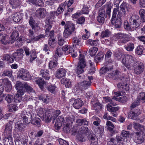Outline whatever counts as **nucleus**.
Listing matches in <instances>:
<instances>
[{
	"label": "nucleus",
	"instance_id": "e2e57ef3",
	"mask_svg": "<svg viewBox=\"0 0 145 145\" xmlns=\"http://www.w3.org/2000/svg\"><path fill=\"white\" fill-rule=\"evenodd\" d=\"M55 40L54 38H49L48 40V44L52 47H54L55 45Z\"/></svg>",
	"mask_w": 145,
	"mask_h": 145
},
{
	"label": "nucleus",
	"instance_id": "a211bd4d",
	"mask_svg": "<svg viewBox=\"0 0 145 145\" xmlns=\"http://www.w3.org/2000/svg\"><path fill=\"white\" fill-rule=\"evenodd\" d=\"M27 142L28 139L25 136L16 140L15 141L16 145H27Z\"/></svg>",
	"mask_w": 145,
	"mask_h": 145
},
{
	"label": "nucleus",
	"instance_id": "dca6fc26",
	"mask_svg": "<svg viewBox=\"0 0 145 145\" xmlns=\"http://www.w3.org/2000/svg\"><path fill=\"white\" fill-rule=\"evenodd\" d=\"M92 133L87 137L88 140L91 142V145H97L98 143V139L95 134H93Z\"/></svg>",
	"mask_w": 145,
	"mask_h": 145
},
{
	"label": "nucleus",
	"instance_id": "4d7b16f0",
	"mask_svg": "<svg viewBox=\"0 0 145 145\" xmlns=\"http://www.w3.org/2000/svg\"><path fill=\"white\" fill-rule=\"evenodd\" d=\"M124 5V4H122L120 6V8L121 9V10L122 12H123V14H122L121 12H118V14L117 17V18H121L122 17V16H124L125 15V9L124 7H123V5Z\"/></svg>",
	"mask_w": 145,
	"mask_h": 145
},
{
	"label": "nucleus",
	"instance_id": "9d476101",
	"mask_svg": "<svg viewBox=\"0 0 145 145\" xmlns=\"http://www.w3.org/2000/svg\"><path fill=\"white\" fill-rule=\"evenodd\" d=\"M140 113V110L138 108L131 110L129 113V116L131 119L134 120H137V116Z\"/></svg>",
	"mask_w": 145,
	"mask_h": 145
},
{
	"label": "nucleus",
	"instance_id": "a18cd8bd",
	"mask_svg": "<svg viewBox=\"0 0 145 145\" xmlns=\"http://www.w3.org/2000/svg\"><path fill=\"white\" fill-rule=\"evenodd\" d=\"M81 39L79 37H74L72 39L73 46L76 45H80L81 44Z\"/></svg>",
	"mask_w": 145,
	"mask_h": 145
},
{
	"label": "nucleus",
	"instance_id": "f8f14e48",
	"mask_svg": "<svg viewBox=\"0 0 145 145\" xmlns=\"http://www.w3.org/2000/svg\"><path fill=\"white\" fill-rule=\"evenodd\" d=\"M74 101V102L73 104V106L76 109H79L83 105V102L80 99H77L75 100L74 99H72L70 100V102Z\"/></svg>",
	"mask_w": 145,
	"mask_h": 145
},
{
	"label": "nucleus",
	"instance_id": "69168bd1",
	"mask_svg": "<svg viewBox=\"0 0 145 145\" xmlns=\"http://www.w3.org/2000/svg\"><path fill=\"white\" fill-rule=\"evenodd\" d=\"M44 37V35H40L38 36L33 37L31 38V40L34 42L35 41H38L40 38Z\"/></svg>",
	"mask_w": 145,
	"mask_h": 145
},
{
	"label": "nucleus",
	"instance_id": "c9c22d12",
	"mask_svg": "<svg viewBox=\"0 0 145 145\" xmlns=\"http://www.w3.org/2000/svg\"><path fill=\"white\" fill-rule=\"evenodd\" d=\"M19 33L18 31H14L12 33L11 37L10 42L12 43L16 40H17Z\"/></svg>",
	"mask_w": 145,
	"mask_h": 145
},
{
	"label": "nucleus",
	"instance_id": "864d4df0",
	"mask_svg": "<svg viewBox=\"0 0 145 145\" xmlns=\"http://www.w3.org/2000/svg\"><path fill=\"white\" fill-rule=\"evenodd\" d=\"M115 37L116 38L118 39H122V38H127V35L126 34L120 33L115 34Z\"/></svg>",
	"mask_w": 145,
	"mask_h": 145
},
{
	"label": "nucleus",
	"instance_id": "13d9d810",
	"mask_svg": "<svg viewBox=\"0 0 145 145\" xmlns=\"http://www.w3.org/2000/svg\"><path fill=\"white\" fill-rule=\"evenodd\" d=\"M116 138L118 145H124V139L121 137L117 136Z\"/></svg>",
	"mask_w": 145,
	"mask_h": 145
},
{
	"label": "nucleus",
	"instance_id": "b1692460",
	"mask_svg": "<svg viewBox=\"0 0 145 145\" xmlns=\"http://www.w3.org/2000/svg\"><path fill=\"white\" fill-rule=\"evenodd\" d=\"M142 134V132H137L135 134V140L138 143H141L143 142L144 140V138L142 136L140 135Z\"/></svg>",
	"mask_w": 145,
	"mask_h": 145
},
{
	"label": "nucleus",
	"instance_id": "6e6552de",
	"mask_svg": "<svg viewBox=\"0 0 145 145\" xmlns=\"http://www.w3.org/2000/svg\"><path fill=\"white\" fill-rule=\"evenodd\" d=\"M18 76L20 78L25 80H28L30 79V75L29 73L24 69L20 70L18 72Z\"/></svg>",
	"mask_w": 145,
	"mask_h": 145
},
{
	"label": "nucleus",
	"instance_id": "bb28decb",
	"mask_svg": "<svg viewBox=\"0 0 145 145\" xmlns=\"http://www.w3.org/2000/svg\"><path fill=\"white\" fill-rule=\"evenodd\" d=\"M2 59L3 61L7 60L10 63H13L14 60V58L12 57V54L10 55L9 54L3 55Z\"/></svg>",
	"mask_w": 145,
	"mask_h": 145
},
{
	"label": "nucleus",
	"instance_id": "603ef678",
	"mask_svg": "<svg viewBox=\"0 0 145 145\" xmlns=\"http://www.w3.org/2000/svg\"><path fill=\"white\" fill-rule=\"evenodd\" d=\"M103 118L104 119L106 120H110L114 122H115L116 121V119L115 118L108 115V113L106 112L105 113Z\"/></svg>",
	"mask_w": 145,
	"mask_h": 145
},
{
	"label": "nucleus",
	"instance_id": "cd10ccee",
	"mask_svg": "<svg viewBox=\"0 0 145 145\" xmlns=\"http://www.w3.org/2000/svg\"><path fill=\"white\" fill-rule=\"evenodd\" d=\"M42 77L46 80H49L50 76L48 70L46 69H42L40 71Z\"/></svg>",
	"mask_w": 145,
	"mask_h": 145
},
{
	"label": "nucleus",
	"instance_id": "f3484780",
	"mask_svg": "<svg viewBox=\"0 0 145 145\" xmlns=\"http://www.w3.org/2000/svg\"><path fill=\"white\" fill-rule=\"evenodd\" d=\"M53 112V109H51L47 110L45 113V114L44 115V118L46 122H49L51 119H53V116L51 114L52 112Z\"/></svg>",
	"mask_w": 145,
	"mask_h": 145
},
{
	"label": "nucleus",
	"instance_id": "338daca9",
	"mask_svg": "<svg viewBox=\"0 0 145 145\" xmlns=\"http://www.w3.org/2000/svg\"><path fill=\"white\" fill-rule=\"evenodd\" d=\"M57 65L56 61H50L49 64V67L50 69L56 67Z\"/></svg>",
	"mask_w": 145,
	"mask_h": 145
},
{
	"label": "nucleus",
	"instance_id": "412c9836",
	"mask_svg": "<svg viewBox=\"0 0 145 145\" xmlns=\"http://www.w3.org/2000/svg\"><path fill=\"white\" fill-rule=\"evenodd\" d=\"M91 83L90 81H84L78 83V86L79 88L86 89L91 85Z\"/></svg>",
	"mask_w": 145,
	"mask_h": 145
},
{
	"label": "nucleus",
	"instance_id": "0e129e2a",
	"mask_svg": "<svg viewBox=\"0 0 145 145\" xmlns=\"http://www.w3.org/2000/svg\"><path fill=\"white\" fill-rule=\"evenodd\" d=\"M143 48L142 46H138L136 49V52L138 55L141 54L143 52Z\"/></svg>",
	"mask_w": 145,
	"mask_h": 145
},
{
	"label": "nucleus",
	"instance_id": "72a5a7b5",
	"mask_svg": "<svg viewBox=\"0 0 145 145\" xmlns=\"http://www.w3.org/2000/svg\"><path fill=\"white\" fill-rule=\"evenodd\" d=\"M133 127L137 131H139L140 133L142 132L145 127L141 125L138 123L134 122L133 123Z\"/></svg>",
	"mask_w": 145,
	"mask_h": 145
},
{
	"label": "nucleus",
	"instance_id": "7ed1b4c3",
	"mask_svg": "<svg viewBox=\"0 0 145 145\" xmlns=\"http://www.w3.org/2000/svg\"><path fill=\"white\" fill-rule=\"evenodd\" d=\"M135 60V58L132 56L127 55L123 58L122 61L123 64L128 69L131 70L132 67L135 64V62H137Z\"/></svg>",
	"mask_w": 145,
	"mask_h": 145
},
{
	"label": "nucleus",
	"instance_id": "de8ad7c7",
	"mask_svg": "<svg viewBox=\"0 0 145 145\" xmlns=\"http://www.w3.org/2000/svg\"><path fill=\"white\" fill-rule=\"evenodd\" d=\"M104 56V54L102 52H99L95 57V61L98 62L102 60Z\"/></svg>",
	"mask_w": 145,
	"mask_h": 145
},
{
	"label": "nucleus",
	"instance_id": "ddd939ff",
	"mask_svg": "<svg viewBox=\"0 0 145 145\" xmlns=\"http://www.w3.org/2000/svg\"><path fill=\"white\" fill-rule=\"evenodd\" d=\"M67 118L64 119V117L62 116H59L56 120V121L54 125V126L57 129H59L61 126L62 124L64 123V121L66 120Z\"/></svg>",
	"mask_w": 145,
	"mask_h": 145
},
{
	"label": "nucleus",
	"instance_id": "09e8293b",
	"mask_svg": "<svg viewBox=\"0 0 145 145\" xmlns=\"http://www.w3.org/2000/svg\"><path fill=\"white\" fill-rule=\"evenodd\" d=\"M134 48V45L132 43H129L125 47V49L128 51H132Z\"/></svg>",
	"mask_w": 145,
	"mask_h": 145
},
{
	"label": "nucleus",
	"instance_id": "ea45409f",
	"mask_svg": "<svg viewBox=\"0 0 145 145\" xmlns=\"http://www.w3.org/2000/svg\"><path fill=\"white\" fill-rule=\"evenodd\" d=\"M1 41L2 43L4 44H7L10 42L8 36L6 35H2Z\"/></svg>",
	"mask_w": 145,
	"mask_h": 145
},
{
	"label": "nucleus",
	"instance_id": "e433bc0d",
	"mask_svg": "<svg viewBox=\"0 0 145 145\" xmlns=\"http://www.w3.org/2000/svg\"><path fill=\"white\" fill-rule=\"evenodd\" d=\"M67 5V2L65 1L64 3L61 4L57 10V11L59 12V14L63 12Z\"/></svg>",
	"mask_w": 145,
	"mask_h": 145
},
{
	"label": "nucleus",
	"instance_id": "79ce46f5",
	"mask_svg": "<svg viewBox=\"0 0 145 145\" xmlns=\"http://www.w3.org/2000/svg\"><path fill=\"white\" fill-rule=\"evenodd\" d=\"M27 86L26 83H22L21 82L18 81L16 84V88L17 89H18L22 88H24L25 87Z\"/></svg>",
	"mask_w": 145,
	"mask_h": 145
},
{
	"label": "nucleus",
	"instance_id": "58836bf2",
	"mask_svg": "<svg viewBox=\"0 0 145 145\" xmlns=\"http://www.w3.org/2000/svg\"><path fill=\"white\" fill-rule=\"evenodd\" d=\"M120 108L118 106L117 107H113L112 106L108 104L107 105V110L112 112H116Z\"/></svg>",
	"mask_w": 145,
	"mask_h": 145
},
{
	"label": "nucleus",
	"instance_id": "f03ea898",
	"mask_svg": "<svg viewBox=\"0 0 145 145\" xmlns=\"http://www.w3.org/2000/svg\"><path fill=\"white\" fill-rule=\"evenodd\" d=\"M29 108L31 109L27 108V111H22L21 114V116L23 119L24 121L26 123H30L31 120L35 115L33 110L32 109L33 106L31 105L29 106Z\"/></svg>",
	"mask_w": 145,
	"mask_h": 145
},
{
	"label": "nucleus",
	"instance_id": "c85d7f7f",
	"mask_svg": "<svg viewBox=\"0 0 145 145\" xmlns=\"http://www.w3.org/2000/svg\"><path fill=\"white\" fill-rule=\"evenodd\" d=\"M113 69L112 66H105L102 68L100 72L101 74H105L111 71Z\"/></svg>",
	"mask_w": 145,
	"mask_h": 145
},
{
	"label": "nucleus",
	"instance_id": "473e14b6",
	"mask_svg": "<svg viewBox=\"0 0 145 145\" xmlns=\"http://www.w3.org/2000/svg\"><path fill=\"white\" fill-rule=\"evenodd\" d=\"M29 24L33 30H35L37 28V30L40 29V27L37 25L36 23L33 19H31L29 20Z\"/></svg>",
	"mask_w": 145,
	"mask_h": 145
},
{
	"label": "nucleus",
	"instance_id": "6ab92c4d",
	"mask_svg": "<svg viewBox=\"0 0 145 145\" xmlns=\"http://www.w3.org/2000/svg\"><path fill=\"white\" fill-rule=\"evenodd\" d=\"M52 19H46V24L45 27L46 29V34H48V33H49V30L52 28V24L53 22Z\"/></svg>",
	"mask_w": 145,
	"mask_h": 145
},
{
	"label": "nucleus",
	"instance_id": "0eeeda50",
	"mask_svg": "<svg viewBox=\"0 0 145 145\" xmlns=\"http://www.w3.org/2000/svg\"><path fill=\"white\" fill-rule=\"evenodd\" d=\"M132 67L133 68L134 73L137 75L142 73L144 70L143 64L139 61L136 62Z\"/></svg>",
	"mask_w": 145,
	"mask_h": 145
},
{
	"label": "nucleus",
	"instance_id": "5701e85b",
	"mask_svg": "<svg viewBox=\"0 0 145 145\" xmlns=\"http://www.w3.org/2000/svg\"><path fill=\"white\" fill-rule=\"evenodd\" d=\"M45 10L44 8H39L36 10L35 12V14L36 17L39 18H43L44 17V12Z\"/></svg>",
	"mask_w": 145,
	"mask_h": 145
},
{
	"label": "nucleus",
	"instance_id": "4468645a",
	"mask_svg": "<svg viewBox=\"0 0 145 145\" xmlns=\"http://www.w3.org/2000/svg\"><path fill=\"white\" fill-rule=\"evenodd\" d=\"M141 19H129V22L131 27L133 28H136L139 27L141 23Z\"/></svg>",
	"mask_w": 145,
	"mask_h": 145
},
{
	"label": "nucleus",
	"instance_id": "a878e982",
	"mask_svg": "<svg viewBox=\"0 0 145 145\" xmlns=\"http://www.w3.org/2000/svg\"><path fill=\"white\" fill-rule=\"evenodd\" d=\"M27 17H28V16L26 13L25 12H24L23 13L16 12L13 14L12 16V18H26Z\"/></svg>",
	"mask_w": 145,
	"mask_h": 145
},
{
	"label": "nucleus",
	"instance_id": "c03bdc74",
	"mask_svg": "<svg viewBox=\"0 0 145 145\" xmlns=\"http://www.w3.org/2000/svg\"><path fill=\"white\" fill-rule=\"evenodd\" d=\"M5 97V99L8 103H11L13 101V96L12 95L7 94L3 95V97Z\"/></svg>",
	"mask_w": 145,
	"mask_h": 145
},
{
	"label": "nucleus",
	"instance_id": "c756f323",
	"mask_svg": "<svg viewBox=\"0 0 145 145\" xmlns=\"http://www.w3.org/2000/svg\"><path fill=\"white\" fill-rule=\"evenodd\" d=\"M118 88L120 89L127 91L129 90L128 86L125 82H121L119 83L117 85Z\"/></svg>",
	"mask_w": 145,
	"mask_h": 145
},
{
	"label": "nucleus",
	"instance_id": "4c0bfd02",
	"mask_svg": "<svg viewBox=\"0 0 145 145\" xmlns=\"http://www.w3.org/2000/svg\"><path fill=\"white\" fill-rule=\"evenodd\" d=\"M40 119L37 118L33 117L31 120V123L34 125L37 126L39 127L40 125Z\"/></svg>",
	"mask_w": 145,
	"mask_h": 145
},
{
	"label": "nucleus",
	"instance_id": "a19ab883",
	"mask_svg": "<svg viewBox=\"0 0 145 145\" xmlns=\"http://www.w3.org/2000/svg\"><path fill=\"white\" fill-rule=\"evenodd\" d=\"M137 101L138 102H140L143 103L145 101V93L142 92L140 93L137 97Z\"/></svg>",
	"mask_w": 145,
	"mask_h": 145
},
{
	"label": "nucleus",
	"instance_id": "1a4fd4ad",
	"mask_svg": "<svg viewBox=\"0 0 145 145\" xmlns=\"http://www.w3.org/2000/svg\"><path fill=\"white\" fill-rule=\"evenodd\" d=\"M24 51L22 49L17 50V52L12 54V57L16 62H18L22 60L24 56Z\"/></svg>",
	"mask_w": 145,
	"mask_h": 145
},
{
	"label": "nucleus",
	"instance_id": "8fccbe9b",
	"mask_svg": "<svg viewBox=\"0 0 145 145\" xmlns=\"http://www.w3.org/2000/svg\"><path fill=\"white\" fill-rule=\"evenodd\" d=\"M98 50V48L96 47L91 48L89 50L90 55L91 56H95Z\"/></svg>",
	"mask_w": 145,
	"mask_h": 145
},
{
	"label": "nucleus",
	"instance_id": "9b49d317",
	"mask_svg": "<svg viewBox=\"0 0 145 145\" xmlns=\"http://www.w3.org/2000/svg\"><path fill=\"white\" fill-rule=\"evenodd\" d=\"M72 118L69 117H67L66 120L64 121V123L63 124V129L64 131L68 133L70 131V125L72 123Z\"/></svg>",
	"mask_w": 145,
	"mask_h": 145
},
{
	"label": "nucleus",
	"instance_id": "680f3d73",
	"mask_svg": "<svg viewBox=\"0 0 145 145\" xmlns=\"http://www.w3.org/2000/svg\"><path fill=\"white\" fill-rule=\"evenodd\" d=\"M99 40H93L89 39L88 40V42L92 46H96L98 44Z\"/></svg>",
	"mask_w": 145,
	"mask_h": 145
},
{
	"label": "nucleus",
	"instance_id": "4be33fe9",
	"mask_svg": "<svg viewBox=\"0 0 145 145\" xmlns=\"http://www.w3.org/2000/svg\"><path fill=\"white\" fill-rule=\"evenodd\" d=\"M111 22L117 28L120 27L122 23L121 19H111Z\"/></svg>",
	"mask_w": 145,
	"mask_h": 145
},
{
	"label": "nucleus",
	"instance_id": "052dcab7",
	"mask_svg": "<svg viewBox=\"0 0 145 145\" xmlns=\"http://www.w3.org/2000/svg\"><path fill=\"white\" fill-rule=\"evenodd\" d=\"M110 34V31L108 29H106L102 32L100 37L102 38L107 37L109 36Z\"/></svg>",
	"mask_w": 145,
	"mask_h": 145
},
{
	"label": "nucleus",
	"instance_id": "6e6d98bb",
	"mask_svg": "<svg viewBox=\"0 0 145 145\" xmlns=\"http://www.w3.org/2000/svg\"><path fill=\"white\" fill-rule=\"evenodd\" d=\"M14 100L16 103H20L22 101V97L18 94H16L14 96Z\"/></svg>",
	"mask_w": 145,
	"mask_h": 145
},
{
	"label": "nucleus",
	"instance_id": "20e7f679",
	"mask_svg": "<svg viewBox=\"0 0 145 145\" xmlns=\"http://www.w3.org/2000/svg\"><path fill=\"white\" fill-rule=\"evenodd\" d=\"M75 29V25L71 22H68L65 24L63 36L66 38L69 37Z\"/></svg>",
	"mask_w": 145,
	"mask_h": 145
},
{
	"label": "nucleus",
	"instance_id": "2f4dec72",
	"mask_svg": "<svg viewBox=\"0 0 145 145\" xmlns=\"http://www.w3.org/2000/svg\"><path fill=\"white\" fill-rule=\"evenodd\" d=\"M35 82L39 86V87L41 89H43L44 85L45 83V82L41 78H37L35 80Z\"/></svg>",
	"mask_w": 145,
	"mask_h": 145
},
{
	"label": "nucleus",
	"instance_id": "f257e3e1",
	"mask_svg": "<svg viewBox=\"0 0 145 145\" xmlns=\"http://www.w3.org/2000/svg\"><path fill=\"white\" fill-rule=\"evenodd\" d=\"M14 123V120L8 122L5 126V128L4 134L5 136L3 140V143L5 145H12L13 142L11 137L12 129V125Z\"/></svg>",
	"mask_w": 145,
	"mask_h": 145
},
{
	"label": "nucleus",
	"instance_id": "393cba45",
	"mask_svg": "<svg viewBox=\"0 0 145 145\" xmlns=\"http://www.w3.org/2000/svg\"><path fill=\"white\" fill-rule=\"evenodd\" d=\"M44 142V139L41 138H39L35 141L33 139L29 142L28 145H42Z\"/></svg>",
	"mask_w": 145,
	"mask_h": 145
},
{
	"label": "nucleus",
	"instance_id": "39448f33",
	"mask_svg": "<svg viewBox=\"0 0 145 145\" xmlns=\"http://www.w3.org/2000/svg\"><path fill=\"white\" fill-rule=\"evenodd\" d=\"M92 132L87 127L82 126L79 129L78 133L81 135V137H78V139L82 142L85 141L86 137H87L89 135H90Z\"/></svg>",
	"mask_w": 145,
	"mask_h": 145
},
{
	"label": "nucleus",
	"instance_id": "5fc2aeb1",
	"mask_svg": "<svg viewBox=\"0 0 145 145\" xmlns=\"http://www.w3.org/2000/svg\"><path fill=\"white\" fill-rule=\"evenodd\" d=\"M12 72L11 70H5L3 72L2 75L3 76H8L10 77L12 75Z\"/></svg>",
	"mask_w": 145,
	"mask_h": 145
},
{
	"label": "nucleus",
	"instance_id": "bf43d9fd",
	"mask_svg": "<svg viewBox=\"0 0 145 145\" xmlns=\"http://www.w3.org/2000/svg\"><path fill=\"white\" fill-rule=\"evenodd\" d=\"M61 112L60 110H53V112H52L53 113V120L54 121L55 120L58 116L61 113Z\"/></svg>",
	"mask_w": 145,
	"mask_h": 145
},
{
	"label": "nucleus",
	"instance_id": "aec40b11",
	"mask_svg": "<svg viewBox=\"0 0 145 145\" xmlns=\"http://www.w3.org/2000/svg\"><path fill=\"white\" fill-rule=\"evenodd\" d=\"M66 72V70L64 69H59L56 71L55 76L58 78H61L65 76Z\"/></svg>",
	"mask_w": 145,
	"mask_h": 145
},
{
	"label": "nucleus",
	"instance_id": "774afa93",
	"mask_svg": "<svg viewBox=\"0 0 145 145\" xmlns=\"http://www.w3.org/2000/svg\"><path fill=\"white\" fill-rule=\"evenodd\" d=\"M56 87L54 84L51 85L48 87V89L52 93L54 92Z\"/></svg>",
	"mask_w": 145,
	"mask_h": 145
},
{
	"label": "nucleus",
	"instance_id": "7c9ffc66",
	"mask_svg": "<svg viewBox=\"0 0 145 145\" xmlns=\"http://www.w3.org/2000/svg\"><path fill=\"white\" fill-rule=\"evenodd\" d=\"M14 127L16 129L22 132L25 130L26 125L24 123H16Z\"/></svg>",
	"mask_w": 145,
	"mask_h": 145
},
{
	"label": "nucleus",
	"instance_id": "f704fd0d",
	"mask_svg": "<svg viewBox=\"0 0 145 145\" xmlns=\"http://www.w3.org/2000/svg\"><path fill=\"white\" fill-rule=\"evenodd\" d=\"M30 56L31 57L29 60L30 62H33L35 59L37 61H39L38 58H37L35 50H33L30 52Z\"/></svg>",
	"mask_w": 145,
	"mask_h": 145
},
{
	"label": "nucleus",
	"instance_id": "2eb2a0df",
	"mask_svg": "<svg viewBox=\"0 0 145 145\" xmlns=\"http://www.w3.org/2000/svg\"><path fill=\"white\" fill-rule=\"evenodd\" d=\"M3 84L5 87V90L7 92H10L12 89V86L10 82L7 78L2 79Z\"/></svg>",
	"mask_w": 145,
	"mask_h": 145
},
{
	"label": "nucleus",
	"instance_id": "37998d69",
	"mask_svg": "<svg viewBox=\"0 0 145 145\" xmlns=\"http://www.w3.org/2000/svg\"><path fill=\"white\" fill-rule=\"evenodd\" d=\"M46 111L44 109L41 108H39L37 110V114L40 118H44Z\"/></svg>",
	"mask_w": 145,
	"mask_h": 145
},
{
	"label": "nucleus",
	"instance_id": "49530a36",
	"mask_svg": "<svg viewBox=\"0 0 145 145\" xmlns=\"http://www.w3.org/2000/svg\"><path fill=\"white\" fill-rule=\"evenodd\" d=\"M76 122L77 123V125H87L88 124V121L85 119L77 120Z\"/></svg>",
	"mask_w": 145,
	"mask_h": 145
},
{
	"label": "nucleus",
	"instance_id": "3c124183",
	"mask_svg": "<svg viewBox=\"0 0 145 145\" xmlns=\"http://www.w3.org/2000/svg\"><path fill=\"white\" fill-rule=\"evenodd\" d=\"M63 48H62L61 47H58L56 48L55 52L56 56H60L62 55L64 52L63 51Z\"/></svg>",
	"mask_w": 145,
	"mask_h": 145
},
{
	"label": "nucleus",
	"instance_id": "423d86ee",
	"mask_svg": "<svg viewBox=\"0 0 145 145\" xmlns=\"http://www.w3.org/2000/svg\"><path fill=\"white\" fill-rule=\"evenodd\" d=\"M83 55L80 54L79 57V62L76 67V71L78 74L82 73L84 72V68L86 66V63L84 59Z\"/></svg>",
	"mask_w": 145,
	"mask_h": 145
}]
</instances>
